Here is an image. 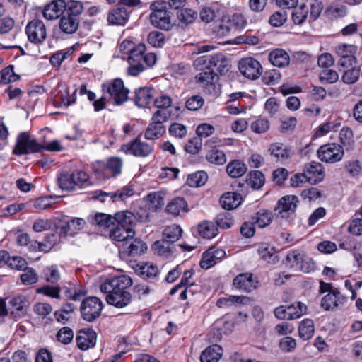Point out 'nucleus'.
<instances>
[{
    "mask_svg": "<svg viewBox=\"0 0 362 362\" xmlns=\"http://www.w3.org/2000/svg\"><path fill=\"white\" fill-rule=\"evenodd\" d=\"M132 285V279L129 276L122 275L106 279L100 284V290L107 294L105 300L109 305L123 308L132 301V294L127 291Z\"/></svg>",
    "mask_w": 362,
    "mask_h": 362,
    "instance_id": "obj_1",
    "label": "nucleus"
},
{
    "mask_svg": "<svg viewBox=\"0 0 362 362\" xmlns=\"http://www.w3.org/2000/svg\"><path fill=\"white\" fill-rule=\"evenodd\" d=\"M58 183L63 190H76L90 185L88 174L80 169L72 172H62L58 177Z\"/></svg>",
    "mask_w": 362,
    "mask_h": 362,
    "instance_id": "obj_2",
    "label": "nucleus"
},
{
    "mask_svg": "<svg viewBox=\"0 0 362 362\" xmlns=\"http://www.w3.org/2000/svg\"><path fill=\"white\" fill-rule=\"evenodd\" d=\"M194 66L202 70L209 69L216 70L221 75L226 74L230 67V61L222 54H216L214 55H203L197 58L194 62Z\"/></svg>",
    "mask_w": 362,
    "mask_h": 362,
    "instance_id": "obj_3",
    "label": "nucleus"
},
{
    "mask_svg": "<svg viewBox=\"0 0 362 362\" xmlns=\"http://www.w3.org/2000/svg\"><path fill=\"white\" fill-rule=\"evenodd\" d=\"M102 89L107 95L108 100L117 105H122L128 99L129 90L124 87L120 78L103 83Z\"/></svg>",
    "mask_w": 362,
    "mask_h": 362,
    "instance_id": "obj_4",
    "label": "nucleus"
},
{
    "mask_svg": "<svg viewBox=\"0 0 362 362\" xmlns=\"http://www.w3.org/2000/svg\"><path fill=\"white\" fill-rule=\"evenodd\" d=\"M43 150V145L37 142L27 132L18 134L13 153L16 156L35 153Z\"/></svg>",
    "mask_w": 362,
    "mask_h": 362,
    "instance_id": "obj_5",
    "label": "nucleus"
},
{
    "mask_svg": "<svg viewBox=\"0 0 362 362\" xmlns=\"http://www.w3.org/2000/svg\"><path fill=\"white\" fill-rule=\"evenodd\" d=\"M103 308L100 298L94 296L85 298L80 308L82 318L87 322L95 321L100 315Z\"/></svg>",
    "mask_w": 362,
    "mask_h": 362,
    "instance_id": "obj_6",
    "label": "nucleus"
},
{
    "mask_svg": "<svg viewBox=\"0 0 362 362\" xmlns=\"http://www.w3.org/2000/svg\"><path fill=\"white\" fill-rule=\"evenodd\" d=\"M298 199L294 195H286L281 197L274 208L278 217L285 219H293L298 204Z\"/></svg>",
    "mask_w": 362,
    "mask_h": 362,
    "instance_id": "obj_7",
    "label": "nucleus"
},
{
    "mask_svg": "<svg viewBox=\"0 0 362 362\" xmlns=\"http://www.w3.org/2000/svg\"><path fill=\"white\" fill-rule=\"evenodd\" d=\"M319 159L325 163H334L340 161L344 156V150L341 145L332 143L321 146L317 151Z\"/></svg>",
    "mask_w": 362,
    "mask_h": 362,
    "instance_id": "obj_8",
    "label": "nucleus"
},
{
    "mask_svg": "<svg viewBox=\"0 0 362 362\" xmlns=\"http://www.w3.org/2000/svg\"><path fill=\"white\" fill-rule=\"evenodd\" d=\"M25 33L30 42L40 45L46 39L47 28L42 21L33 19L27 24Z\"/></svg>",
    "mask_w": 362,
    "mask_h": 362,
    "instance_id": "obj_9",
    "label": "nucleus"
},
{
    "mask_svg": "<svg viewBox=\"0 0 362 362\" xmlns=\"http://www.w3.org/2000/svg\"><path fill=\"white\" fill-rule=\"evenodd\" d=\"M83 218L62 217L56 223V228L60 237L65 238L68 235H74L78 230L83 228L85 225Z\"/></svg>",
    "mask_w": 362,
    "mask_h": 362,
    "instance_id": "obj_10",
    "label": "nucleus"
},
{
    "mask_svg": "<svg viewBox=\"0 0 362 362\" xmlns=\"http://www.w3.org/2000/svg\"><path fill=\"white\" fill-rule=\"evenodd\" d=\"M238 69L245 77L251 80L258 78L262 73V66L259 62L250 57L239 61Z\"/></svg>",
    "mask_w": 362,
    "mask_h": 362,
    "instance_id": "obj_11",
    "label": "nucleus"
},
{
    "mask_svg": "<svg viewBox=\"0 0 362 362\" xmlns=\"http://www.w3.org/2000/svg\"><path fill=\"white\" fill-rule=\"evenodd\" d=\"M153 12L150 15V21L156 28L168 30L173 26L170 13L164 9L158 8L156 4L151 5Z\"/></svg>",
    "mask_w": 362,
    "mask_h": 362,
    "instance_id": "obj_12",
    "label": "nucleus"
},
{
    "mask_svg": "<svg viewBox=\"0 0 362 362\" xmlns=\"http://www.w3.org/2000/svg\"><path fill=\"white\" fill-rule=\"evenodd\" d=\"M357 47L353 45L341 44L335 47L336 54L339 57L338 64L342 67L348 68L356 62L354 56Z\"/></svg>",
    "mask_w": 362,
    "mask_h": 362,
    "instance_id": "obj_13",
    "label": "nucleus"
},
{
    "mask_svg": "<svg viewBox=\"0 0 362 362\" xmlns=\"http://www.w3.org/2000/svg\"><path fill=\"white\" fill-rule=\"evenodd\" d=\"M346 302V297L344 296L338 289L331 291L325 295L321 300V306L325 310H336Z\"/></svg>",
    "mask_w": 362,
    "mask_h": 362,
    "instance_id": "obj_14",
    "label": "nucleus"
},
{
    "mask_svg": "<svg viewBox=\"0 0 362 362\" xmlns=\"http://www.w3.org/2000/svg\"><path fill=\"white\" fill-rule=\"evenodd\" d=\"M147 246L141 239H129L119 246V252L128 257H137L144 254Z\"/></svg>",
    "mask_w": 362,
    "mask_h": 362,
    "instance_id": "obj_15",
    "label": "nucleus"
},
{
    "mask_svg": "<svg viewBox=\"0 0 362 362\" xmlns=\"http://www.w3.org/2000/svg\"><path fill=\"white\" fill-rule=\"evenodd\" d=\"M122 150L127 154H132L135 156L146 157L153 151V146L139 139H135L131 143L122 146Z\"/></svg>",
    "mask_w": 362,
    "mask_h": 362,
    "instance_id": "obj_16",
    "label": "nucleus"
},
{
    "mask_svg": "<svg viewBox=\"0 0 362 362\" xmlns=\"http://www.w3.org/2000/svg\"><path fill=\"white\" fill-rule=\"evenodd\" d=\"M257 283L252 274L247 272L237 275L233 280L232 286L238 291L250 293L256 288Z\"/></svg>",
    "mask_w": 362,
    "mask_h": 362,
    "instance_id": "obj_17",
    "label": "nucleus"
},
{
    "mask_svg": "<svg viewBox=\"0 0 362 362\" xmlns=\"http://www.w3.org/2000/svg\"><path fill=\"white\" fill-rule=\"evenodd\" d=\"M303 174L308 182L316 184L324 178V168L320 163L313 161L304 165Z\"/></svg>",
    "mask_w": 362,
    "mask_h": 362,
    "instance_id": "obj_18",
    "label": "nucleus"
},
{
    "mask_svg": "<svg viewBox=\"0 0 362 362\" xmlns=\"http://www.w3.org/2000/svg\"><path fill=\"white\" fill-rule=\"evenodd\" d=\"M8 305L11 315L17 320L26 314L28 302L25 296L18 295L10 299Z\"/></svg>",
    "mask_w": 362,
    "mask_h": 362,
    "instance_id": "obj_19",
    "label": "nucleus"
},
{
    "mask_svg": "<svg viewBox=\"0 0 362 362\" xmlns=\"http://www.w3.org/2000/svg\"><path fill=\"white\" fill-rule=\"evenodd\" d=\"M66 1L64 0H54L47 4L43 10V16L47 20L58 18L64 14Z\"/></svg>",
    "mask_w": 362,
    "mask_h": 362,
    "instance_id": "obj_20",
    "label": "nucleus"
},
{
    "mask_svg": "<svg viewBox=\"0 0 362 362\" xmlns=\"http://www.w3.org/2000/svg\"><path fill=\"white\" fill-rule=\"evenodd\" d=\"M269 61L279 68H284L289 65L291 58L288 53L283 49L277 48L269 54Z\"/></svg>",
    "mask_w": 362,
    "mask_h": 362,
    "instance_id": "obj_21",
    "label": "nucleus"
},
{
    "mask_svg": "<svg viewBox=\"0 0 362 362\" xmlns=\"http://www.w3.org/2000/svg\"><path fill=\"white\" fill-rule=\"evenodd\" d=\"M96 334L93 330H81L76 337L77 346L81 350L92 348L96 343Z\"/></svg>",
    "mask_w": 362,
    "mask_h": 362,
    "instance_id": "obj_22",
    "label": "nucleus"
},
{
    "mask_svg": "<svg viewBox=\"0 0 362 362\" xmlns=\"http://www.w3.org/2000/svg\"><path fill=\"white\" fill-rule=\"evenodd\" d=\"M250 303V298L245 296H229L219 298L216 302L218 308L238 307L241 305H247Z\"/></svg>",
    "mask_w": 362,
    "mask_h": 362,
    "instance_id": "obj_23",
    "label": "nucleus"
},
{
    "mask_svg": "<svg viewBox=\"0 0 362 362\" xmlns=\"http://www.w3.org/2000/svg\"><path fill=\"white\" fill-rule=\"evenodd\" d=\"M135 235V231L132 228H124L117 225L110 232V238L117 242L126 243L129 239H132Z\"/></svg>",
    "mask_w": 362,
    "mask_h": 362,
    "instance_id": "obj_24",
    "label": "nucleus"
},
{
    "mask_svg": "<svg viewBox=\"0 0 362 362\" xmlns=\"http://www.w3.org/2000/svg\"><path fill=\"white\" fill-rule=\"evenodd\" d=\"M223 354L221 346L214 344L206 348L200 356L201 362H218Z\"/></svg>",
    "mask_w": 362,
    "mask_h": 362,
    "instance_id": "obj_25",
    "label": "nucleus"
},
{
    "mask_svg": "<svg viewBox=\"0 0 362 362\" xmlns=\"http://www.w3.org/2000/svg\"><path fill=\"white\" fill-rule=\"evenodd\" d=\"M144 200L146 207L151 211H156L165 204L164 194L161 192L150 193Z\"/></svg>",
    "mask_w": 362,
    "mask_h": 362,
    "instance_id": "obj_26",
    "label": "nucleus"
},
{
    "mask_svg": "<svg viewBox=\"0 0 362 362\" xmlns=\"http://www.w3.org/2000/svg\"><path fill=\"white\" fill-rule=\"evenodd\" d=\"M154 89L140 88L135 92V104L139 107H146L152 100Z\"/></svg>",
    "mask_w": 362,
    "mask_h": 362,
    "instance_id": "obj_27",
    "label": "nucleus"
},
{
    "mask_svg": "<svg viewBox=\"0 0 362 362\" xmlns=\"http://www.w3.org/2000/svg\"><path fill=\"white\" fill-rule=\"evenodd\" d=\"M242 202V197L240 194L234 192H228L223 194L220 199V202L223 208L231 210L237 208Z\"/></svg>",
    "mask_w": 362,
    "mask_h": 362,
    "instance_id": "obj_28",
    "label": "nucleus"
},
{
    "mask_svg": "<svg viewBox=\"0 0 362 362\" xmlns=\"http://www.w3.org/2000/svg\"><path fill=\"white\" fill-rule=\"evenodd\" d=\"M129 13L124 8H117L111 10L107 16L110 24L124 25L128 21Z\"/></svg>",
    "mask_w": 362,
    "mask_h": 362,
    "instance_id": "obj_29",
    "label": "nucleus"
},
{
    "mask_svg": "<svg viewBox=\"0 0 362 362\" xmlns=\"http://www.w3.org/2000/svg\"><path fill=\"white\" fill-rule=\"evenodd\" d=\"M79 25V21H78L75 17H71L64 14L59 22V27L60 30L67 34L74 33Z\"/></svg>",
    "mask_w": 362,
    "mask_h": 362,
    "instance_id": "obj_30",
    "label": "nucleus"
},
{
    "mask_svg": "<svg viewBox=\"0 0 362 362\" xmlns=\"http://www.w3.org/2000/svg\"><path fill=\"white\" fill-rule=\"evenodd\" d=\"M166 211L175 216L180 214L181 212L187 211V203L182 197H176L171 200L166 206Z\"/></svg>",
    "mask_w": 362,
    "mask_h": 362,
    "instance_id": "obj_31",
    "label": "nucleus"
},
{
    "mask_svg": "<svg viewBox=\"0 0 362 362\" xmlns=\"http://www.w3.org/2000/svg\"><path fill=\"white\" fill-rule=\"evenodd\" d=\"M272 219V214L270 211L264 209L259 210L251 217L252 223L260 228L269 226L271 223Z\"/></svg>",
    "mask_w": 362,
    "mask_h": 362,
    "instance_id": "obj_32",
    "label": "nucleus"
},
{
    "mask_svg": "<svg viewBox=\"0 0 362 362\" xmlns=\"http://www.w3.org/2000/svg\"><path fill=\"white\" fill-rule=\"evenodd\" d=\"M117 222V225L124 228H132L136 223V217L133 213L125 211L115 214L114 216V223Z\"/></svg>",
    "mask_w": 362,
    "mask_h": 362,
    "instance_id": "obj_33",
    "label": "nucleus"
},
{
    "mask_svg": "<svg viewBox=\"0 0 362 362\" xmlns=\"http://www.w3.org/2000/svg\"><path fill=\"white\" fill-rule=\"evenodd\" d=\"M197 228L199 235L203 238L211 239L218 234L217 226L211 221H204Z\"/></svg>",
    "mask_w": 362,
    "mask_h": 362,
    "instance_id": "obj_34",
    "label": "nucleus"
},
{
    "mask_svg": "<svg viewBox=\"0 0 362 362\" xmlns=\"http://www.w3.org/2000/svg\"><path fill=\"white\" fill-rule=\"evenodd\" d=\"M269 151L272 156L280 161H284L291 157V151L281 143L271 144Z\"/></svg>",
    "mask_w": 362,
    "mask_h": 362,
    "instance_id": "obj_35",
    "label": "nucleus"
},
{
    "mask_svg": "<svg viewBox=\"0 0 362 362\" xmlns=\"http://www.w3.org/2000/svg\"><path fill=\"white\" fill-rule=\"evenodd\" d=\"M226 171L231 177H240L246 173L247 167L240 160H234L227 165Z\"/></svg>",
    "mask_w": 362,
    "mask_h": 362,
    "instance_id": "obj_36",
    "label": "nucleus"
},
{
    "mask_svg": "<svg viewBox=\"0 0 362 362\" xmlns=\"http://www.w3.org/2000/svg\"><path fill=\"white\" fill-rule=\"evenodd\" d=\"M315 331L313 321L310 319H305L300 322L298 327V335L303 340H309L313 336Z\"/></svg>",
    "mask_w": 362,
    "mask_h": 362,
    "instance_id": "obj_37",
    "label": "nucleus"
},
{
    "mask_svg": "<svg viewBox=\"0 0 362 362\" xmlns=\"http://www.w3.org/2000/svg\"><path fill=\"white\" fill-rule=\"evenodd\" d=\"M182 228L175 224L167 226L163 231V238L170 243H173L179 240L182 236Z\"/></svg>",
    "mask_w": 362,
    "mask_h": 362,
    "instance_id": "obj_38",
    "label": "nucleus"
},
{
    "mask_svg": "<svg viewBox=\"0 0 362 362\" xmlns=\"http://www.w3.org/2000/svg\"><path fill=\"white\" fill-rule=\"evenodd\" d=\"M165 133V127L164 125L151 122L145 132L144 136L146 139L155 140L161 137Z\"/></svg>",
    "mask_w": 362,
    "mask_h": 362,
    "instance_id": "obj_39",
    "label": "nucleus"
},
{
    "mask_svg": "<svg viewBox=\"0 0 362 362\" xmlns=\"http://www.w3.org/2000/svg\"><path fill=\"white\" fill-rule=\"evenodd\" d=\"M246 183L255 189H260L264 184V176L259 170L251 171L247 175Z\"/></svg>",
    "mask_w": 362,
    "mask_h": 362,
    "instance_id": "obj_40",
    "label": "nucleus"
},
{
    "mask_svg": "<svg viewBox=\"0 0 362 362\" xmlns=\"http://www.w3.org/2000/svg\"><path fill=\"white\" fill-rule=\"evenodd\" d=\"M134 194V189L129 187H125L122 190L117 191L114 193H100L99 196L96 197L101 202H105V197H110L111 200L113 202L119 198L121 200H124L127 197H131Z\"/></svg>",
    "mask_w": 362,
    "mask_h": 362,
    "instance_id": "obj_41",
    "label": "nucleus"
},
{
    "mask_svg": "<svg viewBox=\"0 0 362 362\" xmlns=\"http://www.w3.org/2000/svg\"><path fill=\"white\" fill-rule=\"evenodd\" d=\"M197 16V12L190 8H183L177 11V17L180 26L187 25L194 22Z\"/></svg>",
    "mask_w": 362,
    "mask_h": 362,
    "instance_id": "obj_42",
    "label": "nucleus"
},
{
    "mask_svg": "<svg viewBox=\"0 0 362 362\" xmlns=\"http://www.w3.org/2000/svg\"><path fill=\"white\" fill-rule=\"evenodd\" d=\"M83 6L82 2L79 1L69 0L66 2V10L64 14L75 17L79 21V16L83 12Z\"/></svg>",
    "mask_w": 362,
    "mask_h": 362,
    "instance_id": "obj_43",
    "label": "nucleus"
},
{
    "mask_svg": "<svg viewBox=\"0 0 362 362\" xmlns=\"http://www.w3.org/2000/svg\"><path fill=\"white\" fill-rule=\"evenodd\" d=\"M208 175L204 171H197L190 174L187 178V184L193 187H198L204 185L207 181Z\"/></svg>",
    "mask_w": 362,
    "mask_h": 362,
    "instance_id": "obj_44",
    "label": "nucleus"
},
{
    "mask_svg": "<svg viewBox=\"0 0 362 362\" xmlns=\"http://www.w3.org/2000/svg\"><path fill=\"white\" fill-rule=\"evenodd\" d=\"M306 311L307 306L301 302H296L288 305V320H293L300 317Z\"/></svg>",
    "mask_w": 362,
    "mask_h": 362,
    "instance_id": "obj_45",
    "label": "nucleus"
},
{
    "mask_svg": "<svg viewBox=\"0 0 362 362\" xmlns=\"http://www.w3.org/2000/svg\"><path fill=\"white\" fill-rule=\"evenodd\" d=\"M92 223L100 228H108L114 226V216L103 213H98L94 216Z\"/></svg>",
    "mask_w": 362,
    "mask_h": 362,
    "instance_id": "obj_46",
    "label": "nucleus"
},
{
    "mask_svg": "<svg viewBox=\"0 0 362 362\" xmlns=\"http://www.w3.org/2000/svg\"><path fill=\"white\" fill-rule=\"evenodd\" d=\"M137 272L148 279H156L159 274L158 267L151 263H145L139 266Z\"/></svg>",
    "mask_w": 362,
    "mask_h": 362,
    "instance_id": "obj_47",
    "label": "nucleus"
},
{
    "mask_svg": "<svg viewBox=\"0 0 362 362\" xmlns=\"http://www.w3.org/2000/svg\"><path fill=\"white\" fill-rule=\"evenodd\" d=\"M206 158L209 163L215 165H223L226 162V156L224 152L216 148L209 151Z\"/></svg>",
    "mask_w": 362,
    "mask_h": 362,
    "instance_id": "obj_48",
    "label": "nucleus"
},
{
    "mask_svg": "<svg viewBox=\"0 0 362 362\" xmlns=\"http://www.w3.org/2000/svg\"><path fill=\"white\" fill-rule=\"evenodd\" d=\"M36 292L40 294H43L47 297L52 298L59 299L61 298V288L59 286H53L49 285H45L37 288Z\"/></svg>",
    "mask_w": 362,
    "mask_h": 362,
    "instance_id": "obj_49",
    "label": "nucleus"
},
{
    "mask_svg": "<svg viewBox=\"0 0 362 362\" xmlns=\"http://www.w3.org/2000/svg\"><path fill=\"white\" fill-rule=\"evenodd\" d=\"M216 226L222 229H228L234 223V220L230 212L220 213L216 216Z\"/></svg>",
    "mask_w": 362,
    "mask_h": 362,
    "instance_id": "obj_50",
    "label": "nucleus"
},
{
    "mask_svg": "<svg viewBox=\"0 0 362 362\" xmlns=\"http://www.w3.org/2000/svg\"><path fill=\"white\" fill-rule=\"evenodd\" d=\"M19 78V76L13 71V66H8L0 71V83H8L15 82Z\"/></svg>",
    "mask_w": 362,
    "mask_h": 362,
    "instance_id": "obj_51",
    "label": "nucleus"
},
{
    "mask_svg": "<svg viewBox=\"0 0 362 362\" xmlns=\"http://www.w3.org/2000/svg\"><path fill=\"white\" fill-rule=\"evenodd\" d=\"M201 71V72L196 75L195 79L197 83L202 84V86L214 81L216 76V74L214 72V71L209 69L204 68Z\"/></svg>",
    "mask_w": 362,
    "mask_h": 362,
    "instance_id": "obj_52",
    "label": "nucleus"
},
{
    "mask_svg": "<svg viewBox=\"0 0 362 362\" xmlns=\"http://www.w3.org/2000/svg\"><path fill=\"white\" fill-rule=\"evenodd\" d=\"M319 78L322 83H333L338 81V73L328 68L321 71L319 74Z\"/></svg>",
    "mask_w": 362,
    "mask_h": 362,
    "instance_id": "obj_53",
    "label": "nucleus"
},
{
    "mask_svg": "<svg viewBox=\"0 0 362 362\" xmlns=\"http://www.w3.org/2000/svg\"><path fill=\"white\" fill-rule=\"evenodd\" d=\"M361 75V70L356 67H351L346 70L342 75V81L347 84L356 83Z\"/></svg>",
    "mask_w": 362,
    "mask_h": 362,
    "instance_id": "obj_54",
    "label": "nucleus"
},
{
    "mask_svg": "<svg viewBox=\"0 0 362 362\" xmlns=\"http://www.w3.org/2000/svg\"><path fill=\"white\" fill-rule=\"evenodd\" d=\"M45 279L47 281L55 284L61 279L60 272L55 265L47 267L44 270Z\"/></svg>",
    "mask_w": 362,
    "mask_h": 362,
    "instance_id": "obj_55",
    "label": "nucleus"
},
{
    "mask_svg": "<svg viewBox=\"0 0 362 362\" xmlns=\"http://www.w3.org/2000/svg\"><path fill=\"white\" fill-rule=\"evenodd\" d=\"M152 249L159 255L168 256L171 252L170 243L162 238L153 243Z\"/></svg>",
    "mask_w": 362,
    "mask_h": 362,
    "instance_id": "obj_56",
    "label": "nucleus"
},
{
    "mask_svg": "<svg viewBox=\"0 0 362 362\" xmlns=\"http://www.w3.org/2000/svg\"><path fill=\"white\" fill-rule=\"evenodd\" d=\"M308 11L305 4L296 8L292 13L293 22L296 25L302 24L308 16Z\"/></svg>",
    "mask_w": 362,
    "mask_h": 362,
    "instance_id": "obj_57",
    "label": "nucleus"
},
{
    "mask_svg": "<svg viewBox=\"0 0 362 362\" xmlns=\"http://www.w3.org/2000/svg\"><path fill=\"white\" fill-rule=\"evenodd\" d=\"M23 272L20 277L24 285H31L37 281L38 275L33 269L27 267Z\"/></svg>",
    "mask_w": 362,
    "mask_h": 362,
    "instance_id": "obj_58",
    "label": "nucleus"
},
{
    "mask_svg": "<svg viewBox=\"0 0 362 362\" xmlns=\"http://www.w3.org/2000/svg\"><path fill=\"white\" fill-rule=\"evenodd\" d=\"M146 45L143 43H139L131 52L128 57V61L143 63Z\"/></svg>",
    "mask_w": 362,
    "mask_h": 362,
    "instance_id": "obj_59",
    "label": "nucleus"
},
{
    "mask_svg": "<svg viewBox=\"0 0 362 362\" xmlns=\"http://www.w3.org/2000/svg\"><path fill=\"white\" fill-rule=\"evenodd\" d=\"M56 337L59 341L64 344H69L73 340L74 332L71 328L64 327L58 331Z\"/></svg>",
    "mask_w": 362,
    "mask_h": 362,
    "instance_id": "obj_60",
    "label": "nucleus"
},
{
    "mask_svg": "<svg viewBox=\"0 0 362 362\" xmlns=\"http://www.w3.org/2000/svg\"><path fill=\"white\" fill-rule=\"evenodd\" d=\"M9 267L16 270H23L28 267L26 260L19 256H8V263Z\"/></svg>",
    "mask_w": 362,
    "mask_h": 362,
    "instance_id": "obj_61",
    "label": "nucleus"
},
{
    "mask_svg": "<svg viewBox=\"0 0 362 362\" xmlns=\"http://www.w3.org/2000/svg\"><path fill=\"white\" fill-rule=\"evenodd\" d=\"M274 252V247L270 246L268 243H261L258 245L257 252L261 258L265 261L269 262L273 257Z\"/></svg>",
    "mask_w": 362,
    "mask_h": 362,
    "instance_id": "obj_62",
    "label": "nucleus"
},
{
    "mask_svg": "<svg viewBox=\"0 0 362 362\" xmlns=\"http://www.w3.org/2000/svg\"><path fill=\"white\" fill-rule=\"evenodd\" d=\"M148 42L155 47H161L165 43L164 34L159 31L151 32L148 35Z\"/></svg>",
    "mask_w": 362,
    "mask_h": 362,
    "instance_id": "obj_63",
    "label": "nucleus"
},
{
    "mask_svg": "<svg viewBox=\"0 0 362 362\" xmlns=\"http://www.w3.org/2000/svg\"><path fill=\"white\" fill-rule=\"evenodd\" d=\"M168 131L170 136L177 139L184 138L187 133L186 127L177 122L172 124L170 126Z\"/></svg>",
    "mask_w": 362,
    "mask_h": 362,
    "instance_id": "obj_64",
    "label": "nucleus"
}]
</instances>
